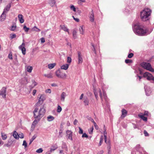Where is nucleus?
Here are the masks:
<instances>
[{"label":"nucleus","instance_id":"obj_1","mask_svg":"<svg viewBox=\"0 0 154 154\" xmlns=\"http://www.w3.org/2000/svg\"><path fill=\"white\" fill-rule=\"evenodd\" d=\"M132 28L133 31L137 35L143 36L146 35V28L139 22L134 23L132 24Z\"/></svg>","mask_w":154,"mask_h":154},{"label":"nucleus","instance_id":"obj_26","mask_svg":"<svg viewBox=\"0 0 154 154\" xmlns=\"http://www.w3.org/2000/svg\"><path fill=\"white\" fill-rule=\"evenodd\" d=\"M2 138L3 140H5L7 138V136L6 134H5L2 132L1 134Z\"/></svg>","mask_w":154,"mask_h":154},{"label":"nucleus","instance_id":"obj_60","mask_svg":"<svg viewBox=\"0 0 154 154\" xmlns=\"http://www.w3.org/2000/svg\"><path fill=\"white\" fill-rule=\"evenodd\" d=\"M19 137L21 138H24V135L23 134H20L19 135Z\"/></svg>","mask_w":154,"mask_h":154},{"label":"nucleus","instance_id":"obj_6","mask_svg":"<svg viewBox=\"0 0 154 154\" xmlns=\"http://www.w3.org/2000/svg\"><path fill=\"white\" fill-rule=\"evenodd\" d=\"M141 65L144 69L147 70H148L151 66L150 63L145 62H143L141 63Z\"/></svg>","mask_w":154,"mask_h":154},{"label":"nucleus","instance_id":"obj_47","mask_svg":"<svg viewBox=\"0 0 154 154\" xmlns=\"http://www.w3.org/2000/svg\"><path fill=\"white\" fill-rule=\"evenodd\" d=\"M16 35L15 34H13L12 35H10V38L12 39L14 38H16Z\"/></svg>","mask_w":154,"mask_h":154},{"label":"nucleus","instance_id":"obj_34","mask_svg":"<svg viewBox=\"0 0 154 154\" xmlns=\"http://www.w3.org/2000/svg\"><path fill=\"white\" fill-rule=\"evenodd\" d=\"M70 8L71 10H72L74 12L76 11V8L73 5H71L70 7Z\"/></svg>","mask_w":154,"mask_h":154},{"label":"nucleus","instance_id":"obj_50","mask_svg":"<svg viewBox=\"0 0 154 154\" xmlns=\"http://www.w3.org/2000/svg\"><path fill=\"white\" fill-rule=\"evenodd\" d=\"M85 2V0H79L78 1V3L80 4L81 2Z\"/></svg>","mask_w":154,"mask_h":154},{"label":"nucleus","instance_id":"obj_51","mask_svg":"<svg viewBox=\"0 0 154 154\" xmlns=\"http://www.w3.org/2000/svg\"><path fill=\"white\" fill-rule=\"evenodd\" d=\"M148 70L151 72H154V69H152L151 66L150 67Z\"/></svg>","mask_w":154,"mask_h":154},{"label":"nucleus","instance_id":"obj_55","mask_svg":"<svg viewBox=\"0 0 154 154\" xmlns=\"http://www.w3.org/2000/svg\"><path fill=\"white\" fill-rule=\"evenodd\" d=\"M144 134L145 136H148V133L145 130L144 131Z\"/></svg>","mask_w":154,"mask_h":154},{"label":"nucleus","instance_id":"obj_27","mask_svg":"<svg viewBox=\"0 0 154 154\" xmlns=\"http://www.w3.org/2000/svg\"><path fill=\"white\" fill-rule=\"evenodd\" d=\"M84 102L85 103V106H88L89 104V100L87 98H84Z\"/></svg>","mask_w":154,"mask_h":154},{"label":"nucleus","instance_id":"obj_52","mask_svg":"<svg viewBox=\"0 0 154 154\" xmlns=\"http://www.w3.org/2000/svg\"><path fill=\"white\" fill-rule=\"evenodd\" d=\"M91 45H92V46L93 47V49H92L93 51L95 53H96V50H95V48H94V45L92 43H91Z\"/></svg>","mask_w":154,"mask_h":154},{"label":"nucleus","instance_id":"obj_23","mask_svg":"<svg viewBox=\"0 0 154 154\" xmlns=\"http://www.w3.org/2000/svg\"><path fill=\"white\" fill-rule=\"evenodd\" d=\"M47 120L49 122H51L53 121L54 118L53 116H49L47 117Z\"/></svg>","mask_w":154,"mask_h":154},{"label":"nucleus","instance_id":"obj_3","mask_svg":"<svg viewBox=\"0 0 154 154\" xmlns=\"http://www.w3.org/2000/svg\"><path fill=\"white\" fill-rule=\"evenodd\" d=\"M151 13V10L150 9L145 8L140 13L141 19L144 21L149 20Z\"/></svg>","mask_w":154,"mask_h":154},{"label":"nucleus","instance_id":"obj_24","mask_svg":"<svg viewBox=\"0 0 154 154\" xmlns=\"http://www.w3.org/2000/svg\"><path fill=\"white\" fill-rule=\"evenodd\" d=\"M33 68L32 66H28L26 68L27 71L29 72H31Z\"/></svg>","mask_w":154,"mask_h":154},{"label":"nucleus","instance_id":"obj_22","mask_svg":"<svg viewBox=\"0 0 154 154\" xmlns=\"http://www.w3.org/2000/svg\"><path fill=\"white\" fill-rule=\"evenodd\" d=\"M55 0H50L49 2L50 5L52 7L54 6L55 5Z\"/></svg>","mask_w":154,"mask_h":154},{"label":"nucleus","instance_id":"obj_39","mask_svg":"<svg viewBox=\"0 0 154 154\" xmlns=\"http://www.w3.org/2000/svg\"><path fill=\"white\" fill-rule=\"evenodd\" d=\"M94 128L92 126L91 128L88 130V132L90 134H92L93 130Z\"/></svg>","mask_w":154,"mask_h":154},{"label":"nucleus","instance_id":"obj_19","mask_svg":"<svg viewBox=\"0 0 154 154\" xmlns=\"http://www.w3.org/2000/svg\"><path fill=\"white\" fill-rule=\"evenodd\" d=\"M13 135L14 137L16 139H18L19 137V135L16 131H14L13 132Z\"/></svg>","mask_w":154,"mask_h":154},{"label":"nucleus","instance_id":"obj_40","mask_svg":"<svg viewBox=\"0 0 154 154\" xmlns=\"http://www.w3.org/2000/svg\"><path fill=\"white\" fill-rule=\"evenodd\" d=\"M62 148L66 151H68L67 146L65 144H63V145L62 146Z\"/></svg>","mask_w":154,"mask_h":154},{"label":"nucleus","instance_id":"obj_13","mask_svg":"<svg viewBox=\"0 0 154 154\" xmlns=\"http://www.w3.org/2000/svg\"><path fill=\"white\" fill-rule=\"evenodd\" d=\"M122 114L121 117L122 118H124L126 116L127 113V111L125 109H122Z\"/></svg>","mask_w":154,"mask_h":154},{"label":"nucleus","instance_id":"obj_49","mask_svg":"<svg viewBox=\"0 0 154 154\" xmlns=\"http://www.w3.org/2000/svg\"><path fill=\"white\" fill-rule=\"evenodd\" d=\"M88 137V135L85 133L83 134L82 136V137H85L86 138H87Z\"/></svg>","mask_w":154,"mask_h":154},{"label":"nucleus","instance_id":"obj_16","mask_svg":"<svg viewBox=\"0 0 154 154\" xmlns=\"http://www.w3.org/2000/svg\"><path fill=\"white\" fill-rule=\"evenodd\" d=\"M39 121L38 120H36L35 119L34 121L32 122V125L31 126V128L32 129H34L35 128V125H37V124L38 122V121Z\"/></svg>","mask_w":154,"mask_h":154},{"label":"nucleus","instance_id":"obj_58","mask_svg":"<svg viewBox=\"0 0 154 154\" xmlns=\"http://www.w3.org/2000/svg\"><path fill=\"white\" fill-rule=\"evenodd\" d=\"M36 92V90H35V89L33 90V91L32 92V95L33 96H34L35 95Z\"/></svg>","mask_w":154,"mask_h":154},{"label":"nucleus","instance_id":"obj_56","mask_svg":"<svg viewBox=\"0 0 154 154\" xmlns=\"http://www.w3.org/2000/svg\"><path fill=\"white\" fill-rule=\"evenodd\" d=\"M72 17H73L74 19L76 22H79V19L75 18L73 16H72Z\"/></svg>","mask_w":154,"mask_h":154},{"label":"nucleus","instance_id":"obj_43","mask_svg":"<svg viewBox=\"0 0 154 154\" xmlns=\"http://www.w3.org/2000/svg\"><path fill=\"white\" fill-rule=\"evenodd\" d=\"M23 146H24L25 148H26L27 147V143L25 140H24L23 141V144H22Z\"/></svg>","mask_w":154,"mask_h":154},{"label":"nucleus","instance_id":"obj_29","mask_svg":"<svg viewBox=\"0 0 154 154\" xmlns=\"http://www.w3.org/2000/svg\"><path fill=\"white\" fill-rule=\"evenodd\" d=\"M32 31H35L37 32H39L40 31V30L35 26L32 28Z\"/></svg>","mask_w":154,"mask_h":154},{"label":"nucleus","instance_id":"obj_45","mask_svg":"<svg viewBox=\"0 0 154 154\" xmlns=\"http://www.w3.org/2000/svg\"><path fill=\"white\" fill-rule=\"evenodd\" d=\"M133 55L134 54L132 53H131L128 55V58H131L133 57Z\"/></svg>","mask_w":154,"mask_h":154},{"label":"nucleus","instance_id":"obj_46","mask_svg":"<svg viewBox=\"0 0 154 154\" xmlns=\"http://www.w3.org/2000/svg\"><path fill=\"white\" fill-rule=\"evenodd\" d=\"M79 134H83V131L82 129L80 127H79Z\"/></svg>","mask_w":154,"mask_h":154},{"label":"nucleus","instance_id":"obj_35","mask_svg":"<svg viewBox=\"0 0 154 154\" xmlns=\"http://www.w3.org/2000/svg\"><path fill=\"white\" fill-rule=\"evenodd\" d=\"M79 30L81 34H83V27L80 26V27L79 28Z\"/></svg>","mask_w":154,"mask_h":154},{"label":"nucleus","instance_id":"obj_4","mask_svg":"<svg viewBox=\"0 0 154 154\" xmlns=\"http://www.w3.org/2000/svg\"><path fill=\"white\" fill-rule=\"evenodd\" d=\"M94 91L95 98L97 100H98V93H99L100 97L102 101H103V99L106 101H107V96L104 91H103V94H102L101 90L99 88L96 89H94Z\"/></svg>","mask_w":154,"mask_h":154},{"label":"nucleus","instance_id":"obj_61","mask_svg":"<svg viewBox=\"0 0 154 154\" xmlns=\"http://www.w3.org/2000/svg\"><path fill=\"white\" fill-rule=\"evenodd\" d=\"M106 134L107 133H106V129H105L104 131V133H103L104 137H106Z\"/></svg>","mask_w":154,"mask_h":154},{"label":"nucleus","instance_id":"obj_33","mask_svg":"<svg viewBox=\"0 0 154 154\" xmlns=\"http://www.w3.org/2000/svg\"><path fill=\"white\" fill-rule=\"evenodd\" d=\"M103 136H101L100 138V140L99 143V146H100L101 145L102 143L103 142Z\"/></svg>","mask_w":154,"mask_h":154},{"label":"nucleus","instance_id":"obj_8","mask_svg":"<svg viewBox=\"0 0 154 154\" xmlns=\"http://www.w3.org/2000/svg\"><path fill=\"white\" fill-rule=\"evenodd\" d=\"M67 138L71 140H72V132L70 130H68L66 131Z\"/></svg>","mask_w":154,"mask_h":154},{"label":"nucleus","instance_id":"obj_18","mask_svg":"<svg viewBox=\"0 0 154 154\" xmlns=\"http://www.w3.org/2000/svg\"><path fill=\"white\" fill-rule=\"evenodd\" d=\"M69 64H66L63 65L61 67V68L62 69L64 70H67L69 66Z\"/></svg>","mask_w":154,"mask_h":154},{"label":"nucleus","instance_id":"obj_25","mask_svg":"<svg viewBox=\"0 0 154 154\" xmlns=\"http://www.w3.org/2000/svg\"><path fill=\"white\" fill-rule=\"evenodd\" d=\"M56 64L55 63H51L48 64V68L50 69H51L53 68L54 66H55Z\"/></svg>","mask_w":154,"mask_h":154},{"label":"nucleus","instance_id":"obj_5","mask_svg":"<svg viewBox=\"0 0 154 154\" xmlns=\"http://www.w3.org/2000/svg\"><path fill=\"white\" fill-rule=\"evenodd\" d=\"M45 99V98L44 95H41L39 98L38 101L36 104V106H38L40 105H41L43 103Z\"/></svg>","mask_w":154,"mask_h":154},{"label":"nucleus","instance_id":"obj_12","mask_svg":"<svg viewBox=\"0 0 154 154\" xmlns=\"http://www.w3.org/2000/svg\"><path fill=\"white\" fill-rule=\"evenodd\" d=\"M90 20L91 22H94V14L93 11L92 10L91 13L90 14L89 17Z\"/></svg>","mask_w":154,"mask_h":154},{"label":"nucleus","instance_id":"obj_63","mask_svg":"<svg viewBox=\"0 0 154 154\" xmlns=\"http://www.w3.org/2000/svg\"><path fill=\"white\" fill-rule=\"evenodd\" d=\"M103 150H102L100 151L97 153V154H103Z\"/></svg>","mask_w":154,"mask_h":154},{"label":"nucleus","instance_id":"obj_21","mask_svg":"<svg viewBox=\"0 0 154 154\" xmlns=\"http://www.w3.org/2000/svg\"><path fill=\"white\" fill-rule=\"evenodd\" d=\"M10 7L11 5L10 4L7 5L5 8L4 9L3 12L5 13L7 12L9 10Z\"/></svg>","mask_w":154,"mask_h":154},{"label":"nucleus","instance_id":"obj_7","mask_svg":"<svg viewBox=\"0 0 154 154\" xmlns=\"http://www.w3.org/2000/svg\"><path fill=\"white\" fill-rule=\"evenodd\" d=\"M25 45L24 42L19 47V48L21 50L23 54L25 55L26 54V49L25 48Z\"/></svg>","mask_w":154,"mask_h":154},{"label":"nucleus","instance_id":"obj_30","mask_svg":"<svg viewBox=\"0 0 154 154\" xmlns=\"http://www.w3.org/2000/svg\"><path fill=\"white\" fill-rule=\"evenodd\" d=\"M73 38L75 39L77 37V32L75 30H74L72 32Z\"/></svg>","mask_w":154,"mask_h":154},{"label":"nucleus","instance_id":"obj_59","mask_svg":"<svg viewBox=\"0 0 154 154\" xmlns=\"http://www.w3.org/2000/svg\"><path fill=\"white\" fill-rule=\"evenodd\" d=\"M8 58L9 59L12 60L13 58H12V55L11 54H9L8 55Z\"/></svg>","mask_w":154,"mask_h":154},{"label":"nucleus","instance_id":"obj_64","mask_svg":"<svg viewBox=\"0 0 154 154\" xmlns=\"http://www.w3.org/2000/svg\"><path fill=\"white\" fill-rule=\"evenodd\" d=\"M78 122V121L76 119H75L74 122V124L75 125Z\"/></svg>","mask_w":154,"mask_h":154},{"label":"nucleus","instance_id":"obj_11","mask_svg":"<svg viewBox=\"0 0 154 154\" xmlns=\"http://www.w3.org/2000/svg\"><path fill=\"white\" fill-rule=\"evenodd\" d=\"M60 29L63 30L64 31L67 32L69 34V29L67 28V27L65 26V25H60Z\"/></svg>","mask_w":154,"mask_h":154},{"label":"nucleus","instance_id":"obj_14","mask_svg":"<svg viewBox=\"0 0 154 154\" xmlns=\"http://www.w3.org/2000/svg\"><path fill=\"white\" fill-rule=\"evenodd\" d=\"M138 116L144 121H147V117L144 116V115H143L142 113H140L139 114Z\"/></svg>","mask_w":154,"mask_h":154},{"label":"nucleus","instance_id":"obj_17","mask_svg":"<svg viewBox=\"0 0 154 154\" xmlns=\"http://www.w3.org/2000/svg\"><path fill=\"white\" fill-rule=\"evenodd\" d=\"M5 12H3L1 16V17L0 18V21H3L6 18V14H5Z\"/></svg>","mask_w":154,"mask_h":154},{"label":"nucleus","instance_id":"obj_54","mask_svg":"<svg viewBox=\"0 0 154 154\" xmlns=\"http://www.w3.org/2000/svg\"><path fill=\"white\" fill-rule=\"evenodd\" d=\"M45 92L46 93H50L51 92V91L50 89H48L46 90Z\"/></svg>","mask_w":154,"mask_h":154},{"label":"nucleus","instance_id":"obj_62","mask_svg":"<svg viewBox=\"0 0 154 154\" xmlns=\"http://www.w3.org/2000/svg\"><path fill=\"white\" fill-rule=\"evenodd\" d=\"M108 153H110V149H111V146H109L108 147Z\"/></svg>","mask_w":154,"mask_h":154},{"label":"nucleus","instance_id":"obj_44","mask_svg":"<svg viewBox=\"0 0 154 154\" xmlns=\"http://www.w3.org/2000/svg\"><path fill=\"white\" fill-rule=\"evenodd\" d=\"M132 61L130 59H126L125 60V62L126 63H132Z\"/></svg>","mask_w":154,"mask_h":154},{"label":"nucleus","instance_id":"obj_53","mask_svg":"<svg viewBox=\"0 0 154 154\" xmlns=\"http://www.w3.org/2000/svg\"><path fill=\"white\" fill-rule=\"evenodd\" d=\"M40 40L42 43H43L45 42V39L43 38H41Z\"/></svg>","mask_w":154,"mask_h":154},{"label":"nucleus","instance_id":"obj_38","mask_svg":"<svg viewBox=\"0 0 154 154\" xmlns=\"http://www.w3.org/2000/svg\"><path fill=\"white\" fill-rule=\"evenodd\" d=\"M62 110V108L61 107L59 106L58 105L57 106V112H60Z\"/></svg>","mask_w":154,"mask_h":154},{"label":"nucleus","instance_id":"obj_42","mask_svg":"<svg viewBox=\"0 0 154 154\" xmlns=\"http://www.w3.org/2000/svg\"><path fill=\"white\" fill-rule=\"evenodd\" d=\"M43 151V150L41 148H39L36 151V152L38 153H40L42 152Z\"/></svg>","mask_w":154,"mask_h":154},{"label":"nucleus","instance_id":"obj_41","mask_svg":"<svg viewBox=\"0 0 154 154\" xmlns=\"http://www.w3.org/2000/svg\"><path fill=\"white\" fill-rule=\"evenodd\" d=\"M23 29L26 32H27L29 29V28L26 27V26H23Z\"/></svg>","mask_w":154,"mask_h":154},{"label":"nucleus","instance_id":"obj_31","mask_svg":"<svg viewBox=\"0 0 154 154\" xmlns=\"http://www.w3.org/2000/svg\"><path fill=\"white\" fill-rule=\"evenodd\" d=\"M17 26L15 24H13L11 27L10 30L12 31H14L16 28Z\"/></svg>","mask_w":154,"mask_h":154},{"label":"nucleus","instance_id":"obj_48","mask_svg":"<svg viewBox=\"0 0 154 154\" xmlns=\"http://www.w3.org/2000/svg\"><path fill=\"white\" fill-rule=\"evenodd\" d=\"M94 123V126L95 127V129L97 130L98 129V126L97 125L96 123V122H94L93 123Z\"/></svg>","mask_w":154,"mask_h":154},{"label":"nucleus","instance_id":"obj_20","mask_svg":"<svg viewBox=\"0 0 154 154\" xmlns=\"http://www.w3.org/2000/svg\"><path fill=\"white\" fill-rule=\"evenodd\" d=\"M19 20L21 23H23L24 22V20L23 18V16L21 14H19L18 15Z\"/></svg>","mask_w":154,"mask_h":154},{"label":"nucleus","instance_id":"obj_28","mask_svg":"<svg viewBox=\"0 0 154 154\" xmlns=\"http://www.w3.org/2000/svg\"><path fill=\"white\" fill-rule=\"evenodd\" d=\"M44 76L49 78H51L53 77L52 74L51 73L48 74H45L44 75Z\"/></svg>","mask_w":154,"mask_h":154},{"label":"nucleus","instance_id":"obj_10","mask_svg":"<svg viewBox=\"0 0 154 154\" xmlns=\"http://www.w3.org/2000/svg\"><path fill=\"white\" fill-rule=\"evenodd\" d=\"M78 63H82L83 61V59L82 57L80 52L79 51L78 52Z\"/></svg>","mask_w":154,"mask_h":154},{"label":"nucleus","instance_id":"obj_2","mask_svg":"<svg viewBox=\"0 0 154 154\" xmlns=\"http://www.w3.org/2000/svg\"><path fill=\"white\" fill-rule=\"evenodd\" d=\"M33 112L34 118L39 121L44 116L45 112L44 106H41L39 109L37 107L35 108Z\"/></svg>","mask_w":154,"mask_h":154},{"label":"nucleus","instance_id":"obj_37","mask_svg":"<svg viewBox=\"0 0 154 154\" xmlns=\"http://www.w3.org/2000/svg\"><path fill=\"white\" fill-rule=\"evenodd\" d=\"M72 61V59L71 57H67V63H70Z\"/></svg>","mask_w":154,"mask_h":154},{"label":"nucleus","instance_id":"obj_32","mask_svg":"<svg viewBox=\"0 0 154 154\" xmlns=\"http://www.w3.org/2000/svg\"><path fill=\"white\" fill-rule=\"evenodd\" d=\"M37 136L36 135H35L30 140V142L29 143V145H30L32 142L33 140L35 139L36 138Z\"/></svg>","mask_w":154,"mask_h":154},{"label":"nucleus","instance_id":"obj_57","mask_svg":"<svg viewBox=\"0 0 154 154\" xmlns=\"http://www.w3.org/2000/svg\"><path fill=\"white\" fill-rule=\"evenodd\" d=\"M145 91H146V94L147 96L149 95L150 94L151 92H149V93L147 92V90L146 89H145Z\"/></svg>","mask_w":154,"mask_h":154},{"label":"nucleus","instance_id":"obj_9","mask_svg":"<svg viewBox=\"0 0 154 154\" xmlns=\"http://www.w3.org/2000/svg\"><path fill=\"white\" fill-rule=\"evenodd\" d=\"M60 71L59 70H57L55 72V74L56 76L58 78H65L66 76V75L65 73H64L63 75H61L60 74Z\"/></svg>","mask_w":154,"mask_h":154},{"label":"nucleus","instance_id":"obj_15","mask_svg":"<svg viewBox=\"0 0 154 154\" xmlns=\"http://www.w3.org/2000/svg\"><path fill=\"white\" fill-rule=\"evenodd\" d=\"M66 96V93L65 92H63L61 95L60 100L62 101H64L65 97Z\"/></svg>","mask_w":154,"mask_h":154},{"label":"nucleus","instance_id":"obj_36","mask_svg":"<svg viewBox=\"0 0 154 154\" xmlns=\"http://www.w3.org/2000/svg\"><path fill=\"white\" fill-rule=\"evenodd\" d=\"M86 118L88 120L91 121L93 123L94 122V119L89 116H87Z\"/></svg>","mask_w":154,"mask_h":154}]
</instances>
